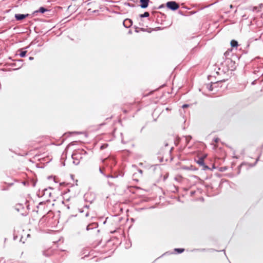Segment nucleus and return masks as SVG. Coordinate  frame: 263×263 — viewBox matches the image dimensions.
I'll list each match as a JSON object with an SVG mask.
<instances>
[{
  "instance_id": "1",
  "label": "nucleus",
  "mask_w": 263,
  "mask_h": 263,
  "mask_svg": "<svg viewBox=\"0 0 263 263\" xmlns=\"http://www.w3.org/2000/svg\"><path fill=\"white\" fill-rule=\"evenodd\" d=\"M82 158L80 150L75 151L72 155L73 163L76 165H78L80 163V159Z\"/></svg>"
},
{
  "instance_id": "2",
  "label": "nucleus",
  "mask_w": 263,
  "mask_h": 263,
  "mask_svg": "<svg viewBox=\"0 0 263 263\" xmlns=\"http://www.w3.org/2000/svg\"><path fill=\"white\" fill-rule=\"evenodd\" d=\"M166 6L168 9L173 11L178 9L179 7L178 4H177L176 2L174 1L168 2L166 3Z\"/></svg>"
},
{
  "instance_id": "3",
  "label": "nucleus",
  "mask_w": 263,
  "mask_h": 263,
  "mask_svg": "<svg viewBox=\"0 0 263 263\" xmlns=\"http://www.w3.org/2000/svg\"><path fill=\"white\" fill-rule=\"evenodd\" d=\"M197 163H198L200 166L203 167V169L204 170H206L208 169H210V168L205 164L204 162V158L203 157H200L198 159V160H196Z\"/></svg>"
},
{
  "instance_id": "4",
  "label": "nucleus",
  "mask_w": 263,
  "mask_h": 263,
  "mask_svg": "<svg viewBox=\"0 0 263 263\" xmlns=\"http://www.w3.org/2000/svg\"><path fill=\"white\" fill-rule=\"evenodd\" d=\"M139 2L141 8L144 9L148 7L149 0H140Z\"/></svg>"
},
{
  "instance_id": "5",
  "label": "nucleus",
  "mask_w": 263,
  "mask_h": 263,
  "mask_svg": "<svg viewBox=\"0 0 263 263\" xmlns=\"http://www.w3.org/2000/svg\"><path fill=\"white\" fill-rule=\"evenodd\" d=\"M28 16V14H15V18L17 21L22 20Z\"/></svg>"
},
{
  "instance_id": "6",
  "label": "nucleus",
  "mask_w": 263,
  "mask_h": 263,
  "mask_svg": "<svg viewBox=\"0 0 263 263\" xmlns=\"http://www.w3.org/2000/svg\"><path fill=\"white\" fill-rule=\"evenodd\" d=\"M132 25V21L130 19H126L123 22V25L126 28H128Z\"/></svg>"
},
{
  "instance_id": "7",
  "label": "nucleus",
  "mask_w": 263,
  "mask_h": 263,
  "mask_svg": "<svg viewBox=\"0 0 263 263\" xmlns=\"http://www.w3.org/2000/svg\"><path fill=\"white\" fill-rule=\"evenodd\" d=\"M48 10H47V9L42 7H40L39 8V10L35 11L34 13L35 12H41L42 13H44V12H46Z\"/></svg>"
},
{
  "instance_id": "8",
  "label": "nucleus",
  "mask_w": 263,
  "mask_h": 263,
  "mask_svg": "<svg viewBox=\"0 0 263 263\" xmlns=\"http://www.w3.org/2000/svg\"><path fill=\"white\" fill-rule=\"evenodd\" d=\"M183 139L185 140L186 144H187L190 140L192 139V137L191 136H186L183 137Z\"/></svg>"
},
{
  "instance_id": "9",
  "label": "nucleus",
  "mask_w": 263,
  "mask_h": 263,
  "mask_svg": "<svg viewBox=\"0 0 263 263\" xmlns=\"http://www.w3.org/2000/svg\"><path fill=\"white\" fill-rule=\"evenodd\" d=\"M231 45L233 47H236L238 46V42L235 40H232L231 42Z\"/></svg>"
},
{
  "instance_id": "10",
  "label": "nucleus",
  "mask_w": 263,
  "mask_h": 263,
  "mask_svg": "<svg viewBox=\"0 0 263 263\" xmlns=\"http://www.w3.org/2000/svg\"><path fill=\"white\" fill-rule=\"evenodd\" d=\"M149 16V13L148 12H145L143 14H140V17H147Z\"/></svg>"
},
{
  "instance_id": "11",
  "label": "nucleus",
  "mask_w": 263,
  "mask_h": 263,
  "mask_svg": "<svg viewBox=\"0 0 263 263\" xmlns=\"http://www.w3.org/2000/svg\"><path fill=\"white\" fill-rule=\"evenodd\" d=\"M206 88L207 89H208L209 91H212L213 88L212 86V84H208L206 85Z\"/></svg>"
},
{
  "instance_id": "12",
  "label": "nucleus",
  "mask_w": 263,
  "mask_h": 263,
  "mask_svg": "<svg viewBox=\"0 0 263 263\" xmlns=\"http://www.w3.org/2000/svg\"><path fill=\"white\" fill-rule=\"evenodd\" d=\"M184 251V249L182 248H176L175 249V251L177 253H181Z\"/></svg>"
},
{
  "instance_id": "13",
  "label": "nucleus",
  "mask_w": 263,
  "mask_h": 263,
  "mask_svg": "<svg viewBox=\"0 0 263 263\" xmlns=\"http://www.w3.org/2000/svg\"><path fill=\"white\" fill-rule=\"evenodd\" d=\"M26 51H22L20 53L19 55L21 57H24L26 55Z\"/></svg>"
},
{
  "instance_id": "14",
  "label": "nucleus",
  "mask_w": 263,
  "mask_h": 263,
  "mask_svg": "<svg viewBox=\"0 0 263 263\" xmlns=\"http://www.w3.org/2000/svg\"><path fill=\"white\" fill-rule=\"evenodd\" d=\"M182 169L185 170H192L190 167L189 166H182Z\"/></svg>"
},
{
  "instance_id": "15",
  "label": "nucleus",
  "mask_w": 263,
  "mask_h": 263,
  "mask_svg": "<svg viewBox=\"0 0 263 263\" xmlns=\"http://www.w3.org/2000/svg\"><path fill=\"white\" fill-rule=\"evenodd\" d=\"M108 146V144H103V145H102L101 146V149H104L106 147H107Z\"/></svg>"
},
{
  "instance_id": "16",
  "label": "nucleus",
  "mask_w": 263,
  "mask_h": 263,
  "mask_svg": "<svg viewBox=\"0 0 263 263\" xmlns=\"http://www.w3.org/2000/svg\"><path fill=\"white\" fill-rule=\"evenodd\" d=\"M104 176H105L106 177H107V178H114V177L112 175H106L104 174Z\"/></svg>"
},
{
  "instance_id": "17",
  "label": "nucleus",
  "mask_w": 263,
  "mask_h": 263,
  "mask_svg": "<svg viewBox=\"0 0 263 263\" xmlns=\"http://www.w3.org/2000/svg\"><path fill=\"white\" fill-rule=\"evenodd\" d=\"M214 141L215 142H218L219 141V139L218 138H214Z\"/></svg>"
},
{
  "instance_id": "18",
  "label": "nucleus",
  "mask_w": 263,
  "mask_h": 263,
  "mask_svg": "<svg viewBox=\"0 0 263 263\" xmlns=\"http://www.w3.org/2000/svg\"><path fill=\"white\" fill-rule=\"evenodd\" d=\"M99 171H100V172L101 174H102L103 175H104V173L103 172L102 170V168H101V167H99Z\"/></svg>"
},
{
  "instance_id": "19",
  "label": "nucleus",
  "mask_w": 263,
  "mask_h": 263,
  "mask_svg": "<svg viewBox=\"0 0 263 263\" xmlns=\"http://www.w3.org/2000/svg\"><path fill=\"white\" fill-rule=\"evenodd\" d=\"M188 106H189L188 104H184L182 105V108H186V107H187Z\"/></svg>"
},
{
  "instance_id": "20",
  "label": "nucleus",
  "mask_w": 263,
  "mask_h": 263,
  "mask_svg": "<svg viewBox=\"0 0 263 263\" xmlns=\"http://www.w3.org/2000/svg\"><path fill=\"white\" fill-rule=\"evenodd\" d=\"M256 80H255L254 81L252 82V84L254 85L256 84Z\"/></svg>"
},
{
  "instance_id": "21",
  "label": "nucleus",
  "mask_w": 263,
  "mask_h": 263,
  "mask_svg": "<svg viewBox=\"0 0 263 263\" xmlns=\"http://www.w3.org/2000/svg\"><path fill=\"white\" fill-rule=\"evenodd\" d=\"M29 60H32L33 59V58L30 57L29 58Z\"/></svg>"
},
{
  "instance_id": "22",
  "label": "nucleus",
  "mask_w": 263,
  "mask_h": 263,
  "mask_svg": "<svg viewBox=\"0 0 263 263\" xmlns=\"http://www.w3.org/2000/svg\"><path fill=\"white\" fill-rule=\"evenodd\" d=\"M139 172L140 173V174H142V171L141 170H139Z\"/></svg>"
},
{
  "instance_id": "23",
  "label": "nucleus",
  "mask_w": 263,
  "mask_h": 263,
  "mask_svg": "<svg viewBox=\"0 0 263 263\" xmlns=\"http://www.w3.org/2000/svg\"><path fill=\"white\" fill-rule=\"evenodd\" d=\"M168 145V142H165V146H167Z\"/></svg>"
},
{
  "instance_id": "24",
  "label": "nucleus",
  "mask_w": 263,
  "mask_h": 263,
  "mask_svg": "<svg viewBox=\"0 0 263 263\" xmlns=\"http://www.w3.org/2000/svg\"><path fill=\"white\" fill-rule=\"evenodd\" d=\"M89 229H90V228H89V226H88L87 227V230H89Z\"/></svg>"
},
{
  "instance_id": "25",
  "label": "nucleus",
  "mask_w": 263,
  "mask_h": 263,
  "mask_svg": "<svg viewBox=\"0 0 263 263\" xmlns=\"http://www.w3.org/2000/svg\"><path fill=\"white\" fill-rule=\"evenodd\" d=\"M258 159H259V157L256 159V162H255V163H256V162H257V161L258 160Z\"/></svg>"
},
{
  "instance_id": "26",
  "label": "nucleus",
  "mask_w": 263,
  "mask_h": 263,
  "mask_svg": "<svg viewBox=\"0 0 263 263\" xmlns=\"http://www.w3.org/2000/svg\"><path fill=\"white\" fill-rule=\"evenodd\" d=\"M88 216V213L87 212L86 214V216Z\"/></svg>"
},
{
  "instance_id": "27",
  "label": "nucleus",
  "mask_w": 263,
  "mask_h": 263,
  "mask_svg": "<svg viewBox=\"0 0 263 263\" xmlns=\"http://www.w3.org/2000/svg\"><path fill=\"white\" fill-rule=\"evenodd\" d=\"M173 147H172L171 148L170 152H171L173 150Z\"/></svg>"
},
{
  "instance_id": "28",
  "label": "nucleus",
  "mask_w": 263,
  "mask_h": 263,
  "mask_svg": "<svg viewBox=\"0 0 263 263\" xmlns=\"http://www.w3.org/2000/svg\"><path fill=\"white\" fill-rule=\"evenodd\" d=\"M2 260H3L2 259H1V260H0V263H1V262L2 261Z\"/></svg>"
},
{
  "instance_id": "29",
  "label": "nucleus",
  "mask_w": 263,
  "mask_h": 263,
  "mask_svg": "<svg viewBox=\"0 0 263 263\" xmlns=\"http://www.w3.org/2000/svg\"><path fill=\"white\" fill-rule=\"evenodd\" d=\"M261 81H263V78H262V79L261 80Z\"/></svg>"
}]
</instances>
